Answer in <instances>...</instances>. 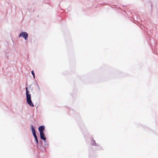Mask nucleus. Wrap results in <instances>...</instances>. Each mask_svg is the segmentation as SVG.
<instances>
[{"label": "nucleus", "mask_w": 158, "mask_h": 158, "mask_svg": "<svg viewBox=\"0 0 158 158\" xmlns=\"http://www.w3.org/2000/svg\"><path fill=\"white\" fill-rule=\"evenodd\" d=\"M26 98H27V102L28 104L30 106H31L32 107H34V105L33 103L32 102L31 100V95L28 94V91L27 90V87L26 88Z\"/></svg>", "instance_id": "nucleus-1"}, {"label": "nucleus", "mask_w": 158, "mask_h": 158, "mask_svg": "<svg viewBox=\"0 0 158 158\" xmlns=\"http://www.w3.org/2000/svg\"><path fill=\"white\" fill-rule=\"evenodd\" d=\"M20 36L23 37L25 40L27 39L28 36L27 33L25 32H22L20 33L19 35V37Z\"/></svg>", "instance_id": "nucleus-2"}, {"label": "nucleus", "mask_w": 158, "mask_h": 158, "mask_svg": "<svg viewBox=\"0 0 158 158\" xmlns=\"http://www.w3.org/2000/svg\"><path fill=\"white\" fill-rule=\"evenodd\" d=\"M31 129L33 135L35 138L37 137L35 133V129L33 127V126L32 125H31Z\"/></svg>", "instance_id": "nucleus-3"}, {"label": "nucleus", "mask_w": 158, "mask_h": 158, "mask_svg": "<svg viewBox=\"0 0 158 158\" xmlns=\"http://www.w3.org/2000/svg\"><path fill=\"white\" fill-rule=\"evenodd\" d=\"M44 127L43 126H41L38 128V130L39 131H40V133L44 132L43 131L44 130Z\"/></svg>", "instance_id": "nucleus-4"}, {"label": "nucleus", "mask_w": 158, "mask_h": 158, "mask_svg": "<svg viewBox=\"0 0 158 158\" xmlns=\"http://www.w3.org/2000/svg\"><path fill=\"white\" fill-rule=\"evenodd\" d=\"M40 138L44 140H46V138L44 136V132L40 133Z\"/></svg>", "instance_id": "nucleus-5"}, {"label": "nucleus", "mask_w": 158, "mask_h": 158, "mask_svg": "<svg viewBox=\"0 0 158 158\" xmlns=\"http://www.w3.org/2000/svg\"><path fill=\"white\" fill-rule=\"evenodd\" d=\"M92 141L93 142V143H92V144L93 145H96V143H95V141L94 139H93Z\"/></svg>", "instance_id": "nucleus-6"}, {"label": "nucleus", "mask_w": 158, "mask_h": 158, "mask_svg": "<svg viewBox=\"0 0 158 158\" xmlns=\"http://www.w3.org/2000/svg\"><path fill=\"white\" fill-rule=\"evenodd\" d=\"M35 138V140L36 141V144H37L38 143V139H37V137Z\"/></svg>", "instance_id": "nucleus-7"}, {"label": "nucleus", "mask_w": 158, "mask_h": 158, "mask_svg": "<svg viewBox=\"0 0 158 158\" xmlns=\"http://www.w3.org/2000/svg\"><path fill=\"white\" fill-rule=\"evenodd\" d=\"M31 73H32V74L34 77L35 78V73H34V72L33 71H31Z\"/></svg>", "instance_id": "nucleus-8"}]
</instances>
